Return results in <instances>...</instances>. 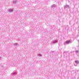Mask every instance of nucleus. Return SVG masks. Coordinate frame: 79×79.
Listing matches in <instances>:
<instances>
[{
    "label": "nucleus",
    "instance_id": "f03ea898",
    "mask_svg": "<svg viewBox=\"0 0 79 79\" xmlns=\"http://www.w3.org/2000/svg\"><path fill=\"white\" fill-rule=\"evenodd\" d=\"M76 63H79V61H78L77 60H76L75 61Z\"/></svg>",
    "mask_w": 79,
    "mask_h": 79
},
{
    "label": "nucleus",
    "instance_id": "f257e3e1",
    "mask_svg": "<svg viewBox=\"0 0 79 79\" xmlns=\"http://www.w3.org/2000/svg\"><path fill=\"white\" fill-rule=\"evenodd\" d=\"M70 42V40H68L65 43L66 44H68V43H69Z\"/></svg>",
    "mask_w": 79,
    "mask_h": 79
}]
</instances>
